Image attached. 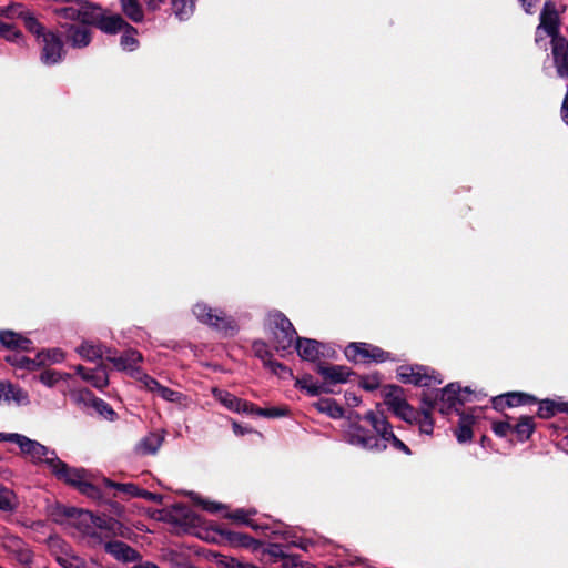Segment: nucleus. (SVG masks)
Listing matches in <instances>:
<instances>
[{
	"mask_svg": "<svg viewBox=\"0 0 568 568\" xmlns=\"http://www.w3.org/2000/svg\"><path fill=\"white\" fill-rule=\"evenodd\" d=\"M348 440L355 446L375 452L385 450L387 448V443H390L395 449L400 450L406 455H412L410 448L394 434L393 429L386 433V436L383 439H378L374 433L364 428L358 423H354L351 425V429L348 432Z\"/></svg>",
	"mask_w": 568,
	"mask_h": 568,
	"instance_id": "nucleus-1",
	"label": "nucleus"
},
{
	"mask_svg": "<svg viewBox=\"0 0 568 568\" xmlns=\"http://www.w3.org/2000/svg\"><path fill=\"white\" fill-rule=\"evenodd\" d=\"M265 327L271 334V342L277 353L291 352L297 333L291 321L280 311L266 315Z\"/></svg>",
	"mask_w": 568,
	"mask_h": 568,
	"instance_id": "nucleus-2",
	"label": "nucleus"
},
{
	"mask_svg": "<svg viewBox=\"0 0 568 568\" xmlns=\"http://www.w3.org/2000/svg\"><path fill=\"white\" fill-rule=\"evenodd\" d=\"M193 314L201 323L225 335H234L237 332L236 321L231 315H227L222 310L213 308L206 303H196L193 306Z\"/></svg>",
	"mask_w": 568,
	"mask_h": 568,
	"instance_id": "nucleus-3",
	"label": "nucleus"
},
{
	"mask_svg": "<svg viewBox=\"0 0 568 568\" xmlns=\"http://www.w3.org/2000/svg\"><path fill=\"white\" fill-rule=\"evenodd\" d=\"M344 355L354 364L384 363L394 359L392 353L365 342H351L345 347Z\"/></svg>",
	"mask_w": 568,
	"mask_h": 568,
	"instance_id": "nucleus-4",
	"label": "nucleus"
},
{
	"mask_svg": "<svg viewBox=\"0 0 568 568\" xmlns=\"http://www.w3.org/2000/svg\"><path fill=\"white\" fill-rule=\"evenodd\" d=\"M397 378L403 384H412L418 387H430L443 383L438 372L419 364L400 365L397 368Z\"/></svg>",
	"mask_w": 568,
	"mask_h": 568,
	"instance_id": "nucleus-5",
	"label": "nucleus"
},
{
	"mask_svg": "<svg viewBox=\"0 0 568 568\" xmlns=\"http://www.w3.org/2000/svg\"><path fill=\"white\" fill-rule=\"evenodd\" d=\"M540 30H544L551 38V41L562 38L560 34V18L552 0H547L540 12V23L535 39L537 43L542 40L539 36Z\"/></svg>",
	"mask_w": 568,
	"mask_h": 568,
	"instance_id": "nucleus-6",
	"label": "nucleus"
},
{
	"mask_svg": "<svg viewBox=\"0 0 568 568\" xmlns=\"http://www.w3.org/2000/svg\"><path fill=\"white\" fill-rule=\"evenodd\" d=\"M38 43L41 45L40 60L43 64L53 65L62 60L63 42L57 33L47 31Z\"/></svg>",
	"mask_w": 568,
	"mask_h": 568,
	"instance_id": "nucleus-7",
	"label": "nucleus"
},
{
	"mask_svg": "<svg viewBox=\"0 0 568 568\" xmlns=\"http://www.w3.org/2000/svg\"><path fill=\"white\" fill-rule=\"evenodd\" d=\"M45 464L59 480H62L75 488L85 477V471L83 469L69 467L65 463L60 460L53 452H51V457L45 458Z\"/></svg>",
	"mask_w": 568,
	"mask_h": 568,
	"instance_id": "nucleus-8",
	"label": "nucleus"
},
{
	"mask_svg": "<svg viewBox=\"0 0 568 568\" xmlns=\"http://www.w3.org/2000/svg\"><path fill=\"white\" fill-rule=\"evenodd\" d=\"M351 376H357L352 368L322 362V394L333 393L332 385L346 383Z\"/></svg>",
	"mask_w": 568,
	"mask_h": 568,
	"instance_id": "nucleus-9",
	"label": "nucleus"
},
{
	"mask_svg": "<svg viewBox=\"0 0 568 568\" xmlns=\"http://www.w3.org/2000/svg\"><path fill=\"white\" fill-rule=\"evenodd\" d=\"M437 393L442 403L439 412L444 415H448L452 409L457 414L462 413L459 407L468 402L467 397L462 395V386L457 382L447 384L442 389H437Z\"/></svg>",
	"mask_w": 568,
	"mask_h": 568,
	"instance_id": "nucleus-10",
	"label": "nucleus"
},
{
	"mask_svg": "<svg viewBox=\"0 0 568 568\" xmlns=\"http://www.w3.org/2000/svg\"><path fill=\"white\" fill-rule=\"evenodd\" d=\"M106 359L111 362L114 367L119 371H126L130 375L139 381V377L143 375L138 364L143 359L142 355L136 351H126L119 356L106 355Z\"/></svg>",
	"mask_w": 568,
	"mask_h": 568,
	"instance_id": "nucleus-11",
	"label": "nucleus"
},
{
	"mask_svg": "<svg viewBox=\"0 0 568 568\" xmlns=\"http://www.w3.org/2000/svg\"><path fill=\"white\" fill-rule=\"evenodd\" d=\"M73 525L88 538L93 545L102 544V537L94 530L95 516L89 510H73Z\"/></svg>",
	"mask_w": 568,
	"mask_h": 568,
	"instance_id": "nucleus-12",
	"label": "nucleus"
},
{
	"mask_svg": "<svg viewBox=\"0 0 568 568\" xmlns=\"http://www.w3.org/2000/svg\"><path fill=\"white\" fill-rule=\"evenodd\" d=\"M139 382L146 390L158 394L166 402L182 403L185 399V396L182 393L175 392L166 386L161 385L156 379L148 374L141 375L139 377Z\"/></svg>",
	"mask_w": 568,
	"mask_h": 568,
	"instance_id": "nucleus-13",
	"label": "nucleus"
},
{
	"mask_svg": "<svg viewBox=\"0 0 568 568\" xmlns=\"http://www.w3.org/2000/svg\"><path fill=\"white\" fill-rule=\"evenodd\" d=\"M59 27L64 31L67 41L73 48L81 49L90 44L92 33L88 28L62 21H59Z\"/></svg>",
	"mask_w": 568,
	"mask_h": 568,
	"instance_id": "nucleus-14",
	"label": "nucleus"
},
{
	"mask_svg": "<svg viewBox=\"0 0 568 568\" xmlns=\"http://www.w3.org/2000/svg\"><path fill=\"white\" fill-rule=\"evenodd\" d=\"M212 394L216 400H219L223 406H225L229 410L235 413H244L251 414L253 409V403L241 399L235 395L229 393L227 390L213 388Z\"/></svg>",
	"mask_w": 568,
	"mask_h": 568,
	"instance_id": "nucleus-15",
	"label": "nucleus"
},
{
	"mask_svg": "<svg viewBox=\"0 0 568 568\" xmlns=\"http://www.w3.org/2000/svg\"><path fill=\"white\" fill-rule=\"evenodd\" d=\"M551 45L557 74L568 80V40L562 37L551 41Z\"/></svg>",
	"mask_w": 568,
	"mask_h": 568,
	"instance_id": "nucleus-16",
	"label": "nucleus"
},
{
	"mask_svg": "<svg viewBox=\"0 0 568 568\" xmlns=\"http://www.w3.org/2000/svg\"><path fill=\"white\" fill-rule=\"evenodd\" d=\"M0 343L3 347L12 351L29 352L32 349V342L23 335L11 331H0Z\"/></svg>",
	"mask_w": 568,
	"mask_h": 568,
	"instance_id": "nucleus-17",
	"label": "nucleus"
},
{
	"mask_svg": "<svg viewBox=\"0 0 568 568\" xmlns=\"http://www.w3.org/2000/svg\"><path fill=\"white\" fill-rule=\"evenodd\" d=\"M165 437L164 430H158L144 436L135 446L138 455L146 456L155 454L162 446Z\"/></svg>",
	"mask_w": 568,
	"mask_h": 568,
	"instance_id": "nucleus-18",
	"label": "nucleus"
},
{
	"mask_svg": "<svg viewBox=\"0 0 568 568\" xmlns=\"http://www.w3.org/2000/svg\"><path fill=\"white\" fill-rule=\"evenodd\" d=\"M3 547L20 564L28 565L31 562L32 552L20 538H17V537L7 538L3 541Z\"/></svg>",
	"mask_w": 568,
	"mask_h": 568,
	"instance_id": "nucleus-19",
	"label": "nucleus"
},
{
	"mask_svg": "<svg viewBox=\"0 0 568 568\" xmlns=\"http://www.w3.org/2000/svg\"><path fill=\"white\" fill-rule=\"evenodd\" d=\"M122 525L119 520L109 516H95L94 530L102 537V542L105 539L122 534Z\"/></svg>",
	"mask_w": 568,
	"mask_h": 568,
	"instance_id": "nucleus-20",
	"label": "nucleus"
},
{
	"mask_svg": "<svg viewBox=\"0 0 568 568\" xmlns=\"http://www.w3.org/2000/svg\"><path fill=\"white\" fill-rule=\"evenodd\" d=\"M225 537L229 544L234 548H245L255 552L263 547V544L260 540L244 532L226 531Z\"/></svg>",
	"mask_w": 568,
	"mask_h": 568,
	"instance_id": "nucleus-21",
	"label": "nucleus"
},
{
	"mask_svg": "<svg viewBox=\"0 0 568 568\" xmlns=\"http://www.w3.org/2000/svg\"><path fill=\"white\" fill-rule=\"evenodd\" d=\"M384 403L394 413L407 403L405 398V389L395 384H387L383 387Z\"/></svg>",
	"mask_w": 568,
	"mask_h": 568,
	"instance_id": "nucleus-22",
	"label": "nucleus"
},
{
	"mask_svg": "<svg viewBox=\"0 0 568 568\" xmlns=\"http://www.w3.org/2000/svg\"><path fill=\"white\" fill-rule=\"evenodd\" d=\"M105 550L118 560H122L124 562H132L139 558V552L122 541L105 542Z\"/></svg>",
	"mask_w": 568,
	"mask_h": 568,
	"instance_id": "nucleus-23",
	"label": "nucleus"
},
{
	"mask_svg": "<svg viewBox=\"0 0 568 568\" xmlns=\"http://www.w3.org/2000/svg\"><path fill=\"white\" fill-rule=\"evenodd\" d=\"M459 420L454 430V434L460 444L468 443L473 439L474 432L473 426L475 424V416L466 414L465 412L458 413Z\"/></svg>",
	"mask_w": 568,
	"mask_h": 568,
	"instance_id": "nucleus-24",
	"label": "nucleus"
},
{
	"mask_svg": "<svg viewBox=\"0 0 568 568\" xmlns=\"http://www.w3.org/2000/svg\"><path fill=\"white\" fill-rule=\"evenodd\" d=\"M539 405L537 416L541 419H550L558 413L568 415V402H557L550 398L538 399Z\"/></svg>",
	"mask_w": 568,
	"mask_h": 568,
	"instance_id": "nucleus-25",
	"label": "nucleus"
},
{
	"mask_svg": "<svg viewBox=\"0 0 568 568\" xmlns=\"http://www.w3.org/2000/svg\"><path fill=\"white\" fill-rule=\"evenodd\" d=\"M535 429L534 417L529 415H523L515 425L511 424V433L516 435L517 440L520 443L529 440Z\"/></svg>",
	"mask_w": 568,
	"mask_h": 568,
	"instance_id": "nucleus-26",
	"label": "nucleus"
},
{
	"mask_svg": "<svg viewBox=\"0 0 568 568\" xmlns=\"http://www.w3.org/2000/svg\"><path fill=\"white\" fill-rule=\"evenodd\" d=\"M293 346H295L300 357L304 361L315 362L320 355L318 342L316 339L297 336Z\"/></svg>",
	"mask_w": 568,
	"mask_h": 568,
	"instance_id": "nucleus-27",
	"label": "nucleus"
},
{
	"mask_svg": "<svg viewBox=\"0 0 568 568\" xmlns=\"http://www.w3.org/2000/svg\"><path fill=\"white\" fill-rule=\"evenodd\" d=\"M363 419L371 424L378 439H383L386 436V433L393 429L392 424L387 420L383 413L368 410L364 415Z\"/></svg>",
	"mask_w": 568,
	"mask_h": 568,
	"instance_id": "nucleus-28",
	"label": "nucleus"
},
{
	"mask_svg": "<svg viewBox=\"0 0 568 568\" xmlns=\"http://www.w3.org/2000/svg\"><path fill=\"white\" fill-rule=\"evenodd\" d=\"M20 450L22 454L27 455L33 462H44L47 457H51V453H49L48 448L40 443L32 440L30 438H26L24 443H22Z\"/></svg>",
	"mask_w": 568,
	"mask_h": 568,
	"instance_id": "nucleus-29",
	"label": "nucleus"
},
{
	"mask_svg": "<svg viewBox=\"0 0 568 568\" xmlns=\"http://www.w3.org/2000/svg\"><path fill=\"white\" fill-rule=\"evenodd\" d=\"M128 22L120 14H106V10L102 14L98 29L108 34H116L122 31Z\"/></svg>",
	"mask_w": 568,
	"mask_h": 568,
	"instance_id": "nucleus-30",
	"label": "nucleus"
},
{
	"mask_svg": "<svg viewBox=\"0 0 568 568\" xmlns=\"http://www.w3.org/2000/svg\"><path fill=\"white\" fill-rule=\"evenodd\" d=\"M104 11L105 10L98 3H87L82 9H80L79 21L83 24H90L98 28Z\"/></svg>",
	"mask_w": 568,
	"mask_h": 568,
	"instance_id": "nucleus-31",
	"label": "nucleus"
},
{
	"mask_svg": "<svg viewBox=\"0 0 568 568\" xmlns=\"http://www.w3.org/2000/svg\"><path fill=\"white\" fill-rule=\"evenodd\" d=\"M20 12L21 14H17L16 18L21 19L26 29L40 40L43 33L47 32L42 23L29 10H26L22 4H20Z\"/></svg>",
	"mask_w": 568,
	"mask_h": 568,
	"instance_id": "nucleus-32",
	"label": "nucleus"
},
{
	"mask_svg": "<svg viewBox=\"0 0 568 568\" xmlns=\"http://www.w3.org/2000/svg\"><path fill=\"white\" fill-rule=\"evenodd\" d=\"M255 514H256L255 509H250V510L235 509L234 511L227 513L224 516L226 518H230V519L236 521V523L246 525V526L251 527L254 530H264V529H266L267 526L258 525V524H256L252 519V516H254Z\"/></svg>",
	"mask_w": 568,
	"mask_h": 568,
	"instance_id": "nucleus-33",
	"label": "nucleus"
},
{
	"mask_svg": "<svg viewBox=\"0 0 568 568\" xmlns=\"http://www.w3.org/2000/svg\"><path fill=\"white\" fill-rule=\"evenodd\" d=\"M0 400H13L18 404H23L28 400V395L21 388L10 383H0Z\"/></svg>",
	"mask_w": 568,
	"mask_h": 568,
	"instance_id": "nucleus-34",
	"label": "nucleus"
},
{
	"mask_svg": "<svg viewBox=\"0 0 568 568\" xmlns=\"http://www.w3.org/2000/svg\"><path fill=\"white\" fill-rule=\"evenodd\" d=\"M123 14L135 23L144 20V11L140 0H120Z\"/></svg>",
	"mask_w": 568,
	"mask_h": 568,
	"instance_id": "nucleus-35",
	"label": "nucleus"
},
{
	"mask_svg": "<svg viewBox=\"0 0 568 568\" xmlns=\"http://www.w3.org/2000/svg\"><path fill=\"white\" fill-rule=\"evenodd\" d=\"M72 402L82 409L93 406L95 396L87 388L73 389L69 392Z\"/></svg>",
	"mask_w": 568,
	"mask_h": 568,
	"instance_id": "nucleus-36",
	"label": "nucleus"
},
{
	"mask_svg": "<svg viewBox=\"0 0 568 568\" xmlns=\"http://www.w3.org/2000/svg\"><path fill=\"white\" fill-rule=\"evenodd\" d=\"M79 355L90 362H94L103 357V348L100 344L83 342L78 348Z\"/></svg>",
	"mask_w": 568,
	"mask_h": 568,
	"instance_id": "nucleus-37",
	"label": "nucleus"
},
{
	"mask_svg": "<svg viewBox=\"0 0 568 568\" xmlns=\"http://www.w3.org/2000/svg\"><path fill=\"white\" fill-rule=\"evenodd\" d=\"M172 8L179 20H187L194 12L195 0H172Z\"/></svg>",
	"mask_w": 568,
	"mask_h": 568,
	"instance_id": "nucleus-38",
	"label": "nucleus"
},
{
	"mask_svg": "<svg viewBox=\"0 0 568 568\" xmlns=\"http://www.w3.org/2000/svg\"><path fill=\"white\" fill-rule=\"evenodd\" d=\"M122 36L120 44L124 50L134 51L139 47V40L136 38L138 30L128 23L125 28L122 29Z\"/></svg>",
	"mask_w": 568,
	"mask_h": 568,
	"instance_id": "nucleus-39",
	"label": "nucleus"
},
{
	"mask_svg": "<svg viewBox=\"0 0 568 568\" xmlns=\"http://www.w3.org/2000/svg\"><path fill=\"white\" fill-rule=\"evenodd\" d=\"M295 386L308 396H317L320 394V386L312 375L304 374L297 377Z\"/></svg>",
	"mask_w": 568,
	"mask_h": 568,
	"instance_id": "nucleus-40",
	"label": "nucleus"
},
{
	"mask_svg": "<svg viewBox=\"0 0 568 568\" xmlns=\"http://www.w3.org/2000/svg\"><path fill=\"white\" fill-rule=\"evenodd\" d=\"M358 385L366 392H374L382 385V374L379 372H373L366 375H357Z\"/></svg>",
	"mask_w": 568,
	"mask_h": 568,
	"instance_id": "nucleus-41",
	"label": "nucleus"
},
{
	"mask_svg": "<svg viewBox=\"0 0 568 568\" xmlns=\"http://www.w3.org/2000/svg\"><path fill=\"white\" fill-rule=\"evenodd\" d=\"M509 407H518L524 405L537 404L538 398L535 395L524 393V392H509Z\"/></svg>",
	"mask_w": 568,
	"mask_h": 568,
	"instance_id": "nucleus-42",
	"label": "nucleus"
},
{
	"mask_svg": "<svg viewBox=\"0 0 568 568\" xmlns=\"http://www.w3.org/2000/svg\"><path fill=\"white\" fill-rule=\"evenodd\" d=\"M71 375L68 374V373H60L58 371H54V369H44L43 372H41V374L39 375V381L44 384L45 386L48 387H52L54 386L58 382L62 381V379H67V378H70Z\"/></svg>",
	"mask_w": 568,
	"mask_h": 568,
	"instance_id": "nucleus-43",
	"label": "nucleus"
},
{
	"mask_svg": "<svg viewBox=\"0 0 568 568\" xmlns=\"http://www.w3.org/2000/svg\"><path fill=\"white\" fill-rule=\"evenodd\" d=\"M7 362L11 363L13 366L29 371H34L41 366V361H39L38 356H36V358H29L27 356H8Z\"/></svg>",
	"mask_w": 568,
	"mask_h": 568,
	"instance_id": "nucleus-44",
	"label": "nucleus"
},
{
	"mask_svg": "<svg viewBox=\"0 0 568 568\" xmlns=\"http://www.w3.org/2000/svg\"><path fill=\"white\" fill-rule=\"evenodd\" d=\"M251 414H255L266 418H278L286 416L288 414V408L286 406L260 408L253 404V409L251 410Z\"/></svg>",
	"mask_w": 568,
	"mask_h": 568,
	"instance_id": "nucleus-45",
	"label": "nucleus"
},
{
	"mask_svg": "<svg viewBox=\"0 0 568 568\" xmlns=\"http://www.w3.org/2000/svg\"><path fill=\"white\" fill-rule=\"evenodd\" d=\"M53 13L58 18V22L62 21L70 23L73 21H79L80 9H77L74 7H62L54 9Z\"/></svg>",
	"mask_w": 568,
	"mask_h": 568,
	"instance_id": "nucleus-46",
	"label": "nucleus"
},
{
	"mask_svg": "<svg viewBox=\"0 0 568 568\" xmlns=\"http://www.w3.org/2000/svg\"><path fill=\"white\" fill-rule=\"evenodd\" d=\"M84 381L92 384L98 389H103L109 385V377L104 368L99 367L91 375H85Z\"/></svg>",
	"mask_w": 568,
	"mask_h": 568,
	"instance_id": "nucleus-47",
	"label": "nucleus"
},
{
	"mask_svg": "<svg viewBox=\"0 0 568 568\" xmlns=\"http://www.w3.org/2000/svg\"><path fill=\"white\" fill-rule=\"evenodd\" d=\"M394 414L408 424H415L419 417L420 410L415 409L408 402L404 406L396 409Z\"/></svg>",
	"mask_w": 568,
	"mask_h": 568,
	"instance_id": "nucleus-48",
	"label": "nucleus"
},
{
	"mask_svg": "<svg viewBox=\"0 0 568 568\" xmlns=\"http://www.w3.org/2000/svg\"><path fill=\"white\" fill-rule=\"evenodd\" d=\"M77 489L79 490V493L85 495L91 499L100 500L102 498V493L100 488L88 481L85 477L77 486Z\"/></svg>",
	"mask_w": 568,
	"mask_h": 568,
	"instance_id": "nucleus-49",
	"label": "nucleus"
},
{
	"mask_svg": "<svg viewBox=\"0 0 568 568\" xmlns=\"http://www.w3.org/2000/svg\"><path fill=\"white\" fill-rule=\"evenodd\" d=\"M100 416L108 420H114L116 418V413L113 408L103 399L95 398L93 402V406H91Z\"/></svg>",
	"mask_w": 568,
	"mask_h": 568,
	"instance_id": "nucleus-50",
	"label": "nucleus"
},
{
	"mask_svg": "<svg viewBox=\"0 0 568 568\" xmlns=\"http://www.w3.org/2000/svg\"><path fill=\"white\" fill-rule=\"evenodd\" d=\"M103 484L106 487L115 488L118 491L126 494L131 497L140 496V488L134 484H119V483H113L106 478L103 479Z\"/></svg>",
	"mask_w": 568,
	"mask_h": 568,
	"instance_id": "nucleus-51",
	"label": "nucleus"
},
{
	"mask_svg": "<svg viewBox=\"0 0 568 568\" xmlns=\"http://www.w3.org/2000/svg\"><path fill=\"white\" fill-rule=\"evenodd\" d=\"M322 413H326L332 418H341L344 414V409L334 399L322 398Z\"/></svg>",
	"mask_w": 568,
	"mask_h": 568,
	"instance_id": "nucleus-52",
	"label": "nucleus"
},
{
	"mask_svg": "<svg viewBox=\"0 0 568 568\" xmlns=\"http://www.w3.org/2000/svg\"><path fill=\"white\" fill-rule=\"evenodd\" d=\"M252 349L254 355L258 357L265 366H267V361H272V353L268 348V345L264 341H254L252 344Z\"/></svg>",
	"mask_w": 568,
	"mask_h": 568,
	"instance_id": "nucleus-53",
	"label": "nucleus"
},
{
	"mask_svg": "<svg viewBox=\"0 0 568 568\" xmlns=\"http://www.w3.org/2000/svg\"><path fill=\"white\" fill-rule=\"evenodd\" d=\"M14 494L9 488L0 485V510L11 511L14 508Z\"/></svg>",
	"mask_w": 568,
	"mask_h": 568,
	"instance_id": "nucleus-54",
	"label": "nucleus"
},
{
	"mask_svg": "<svg viewBox=\"0 0 568 568\" xmlns=\"http://www.w3.org/2000/svg\"><path fill=\"white\" fill-rule=\"evenodd\" d=\"M420 414L417 422L420 433L430 435L434 430V419L429 410H420Z\"/></svg>",
	"mask_w": 568,
	"mask_h": 568,
	"instance_id": "nucleus-55",
	"label": "nucleus"
},
{
	"mask_svg": "<svg viewBox=\"0 0 568 568\" xmlns=\"http://www.w3.org/2000/svg\"><path fill=\"white\" fill-rule=\"evenodd\" d=\"M37 356L39 361H41V366L47 363H58L63 359V353L58 348L42 351L38 353Z\"/></svg>",
	"mask_w": 568,
	"mask_h": 568,
	"instance_id": "nucleus-56",
	"label": "nucleus"
},
{
	"mask_svg": "<svg viewBox=\"0 0 568 568\" xmlns=\"http://www.w3.org/2000/svg\"><path fill=\"white\" fill-rule=\"evenodd\" d=\"M506 420L494 422L491 429L498 437H507L509 433H511V417L509 415H505Z\"/></svg>",
	"mask_w": 568,
	"mask_h": 568,
	"instance_id": "nucleus-57",
	"label": "nucleus"
},
{
	"mask_svg": "<svg viewBox=\"0 0 568 568\" xmlns=\"http://www.w3.org/2000/svg\"><path fill=\"white\" fill-rule=\"evenodd\" d=\"M21 31L13 24L0 22V37L8 41H17L21 38Z\"/></svg>",
	"mask_w": 568,
	"mask_h": 568,
	"instance_id": "nucleus-58",
	"label": "nucleus"
},
{
	"mask_svg": "<svg viewBox=\"0 0 568 568\" xmlns=\"http://www.w3.org/2000/svg\"><path fill=\"white\" fill-rule=\"evenodd\" d=\"M263 555L268 556L273 561H277L278 559L284 560L286 557L282 547L277 544H271L268 548L263 549Z\"/></svg>",
	"mask_w": 568,
	"mask_h": 568,
	"instance_id": "nucleus-59",
	"label": "nucleus"
},
{
	"mask_svg": "<svg viewBox=\"0 0 568 568\" xmlns=\"http://www.w3.org/2000/svg\"><path fill=\"white\" fill-rule=\"evenodd\" d=\"M58 564L63 568H82V562L74 556L57 557Z\"/></svg>",
	"mask_w": 568,
	"mask_h": 568,
	"instance_id": "nucleus-60",
	"label": "nucleus"
},
{
	"mask_svg": "<svg viewBox=\"0 0 568 568\" xmlns=\"http://www.w3.org/2000/svg\"><path fill=\"white\" fill-rule=\"evenodd\" d=\"M491 407L497 412H504L506 408H510L508 394L505 393V394L493 397L491 398Z\"/></svg>",
	"mask_w": 568,
	"mask_h": 568,
	"instance_id": "nucleus-61",
	"label": "nucleus"
},
{
	"mask_svg": "<svg viewBox=\"0 0 568 568\" xmlns=\"http://www.w3.org/2000/svg\"><path fill=\"white\" fill-rule=\"evenodd\" d=\"M17 14H21L20 3H12L7 7H0V18L4 17L8 19H16Z\"/></svg>",
	"mask_w": 568,
	"mask_h": 568,
	"instance_id": "nucleus-62",
	"label": "nucleus"
},
{
	"mask_svg": "<svg viewBox=\"0 0 568 568\" xmlns=\"http://www.w3.org/2000/svg\"><path fill=\"white\" fill-rule=\"evenodd\" d=\"M272 373L278 375L280 377H285V374L292 376V372L283 364L274 361H267V366Z\"/></svg>",
	"mask_w": 568,
	"mask_h": 568,
	"instance_id": "nucleus-63",
	"label": "nucleus"
},
{
	"mask_svg": "<svg viewBox=\"0 0 568 568\" xmlns=\"http://www.w3.org/2000/svg\"><path fill=\"white\" fill-rule=\"evenodd\" d=\"M27 436L20 435L17 433H0V442H10L14 443L21 447L22 443H24Z\"/></svg>",
	"mask_w": 568,
	"mask_h": 568,
	"instance_id": "nucleus-64",
	"label": "nucleus"
}]
</instances>
